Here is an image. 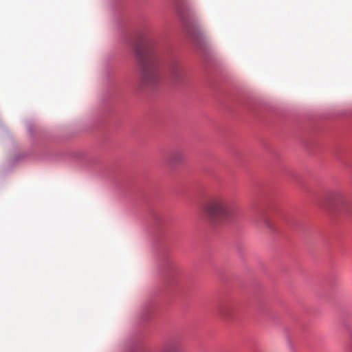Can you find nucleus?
Instances as JSON below:
<instances>
[{
    "instance_id": "7",
    "label": "nucleus",
    "mask_w": 352,
    "mask_h": 352,
    "mask_svg": "<svg viewBox=\"0 0 352 352\" xmlns=\"http://www.w3.org/2000/svg\"><path fill=\"white\" fill-rule=\"evenodd\" d=\"M265 225L267 228H268L270 230H272L274 228H273V226H272V223H271V221L268 219H266L265 221Z\"/></svg>"
},
{
    "instance_id": "5",
    "label": "nucleus",
    "mask_w": 352,
    "mask_h": 352,
    "mask_svg": "<svg viewBox=\"0 0 352 352\" xmlns=\"http://www.w3.org/2000/svg\"><path fill=\"white\" fill-rule=\"evenodd\" d=\"M162 352H182V347L179 344H173L166 346Z\"/></svg>"
},
{
    "instance_id": "4",
    "label": "nucleus",
    "mask_w": 352,
    "mask_h": 352,
    "mask_svg": "<svg viewBox=\"0 0 352 352\" xmlns=\"http://www.w3.org/2000/svg\"><path fill=\"white\" fill-rule=\"evenodd\" d=\"M329 204L332 206H338L340 204H342L344 201V196L338 192H334L329 196Z\"/></svg>"
},
{
    "instance_id": "2",
    "label": "nucleus",
    "mask_w": 352,
    "mask_h": 352,
    "mask_svg": "<svg viewBox=\"0 0 352 352\" xmlns=\"http://www.w3.org/2000/svg\"><path fill=\"white\" fill-rule=\"evenodd\" d=\"M206 212L212 218L229 217L231 215L230 203L225 197H216L207 204Z\"/></svg>"
},
{
    "instance_id": "1",
    "label": "nucleus",
    "mask_w": 352,
    "mask_h": 352,
    "mask_svg": "<svg viewBox=\"0 0 352 352\" xmlns=\"http://www.w3.org/2000/svg\"><path fill=\"white\" fill-rule=\"evenodd\" d=\"M140 68V82L145 85H153L158 81L159 71L156 55L151 51L142 53L137 50Z\"/></svg>"
},
{
    "instance_id": "6",
    "label": "nucleus",
    "mask_w": 352,
    "mask_h": 352,
    "mask_svg": "<svg viewBox=\"0 0 352 352\" xmlns=\"http://www.w3.org/2000/svg\"><path fill=\"white\" fill-rule=\"evenodd\" d=\"M228 307L225 306V307H223L221 309V310H220V314L224 318H229V314L228 313Z\"/></svg>"
},
{
    "instance_id": "3",
    "label": "nucleus",
    "mask_w": 352,
    "mask_h": 352,
    "mask_svg": "<svg viewBox=\"0 0 352 352\" xmlns=\"http://www.w3.org/2000/svg\"><path fill=\"white\" fill-rule=\"evenodd\" d=\"M185 69L178 60H172L168 65V74L175 80H182L185 76Z\"/></svg>"
}]
</instances>
